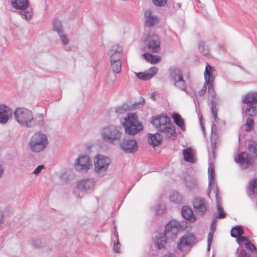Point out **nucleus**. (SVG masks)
<instances>
[{"label": "nucleus", "instance_id": "1", "mask_svg": "<svg viewBox=\"0 0 257 257\" xmlns=\"http://www.w3.org/2000/svg\"><path fill=\"white\" fill-rule=\"evenodd\" d=\"M151 122L158 131L166 138L170 139L171 137H176L175 128L171 123L169 117L167 115L153 116Z\"/></svg>", "mask_w": 257, "mask_h": 257}, {"label": "nucleus", "instance_id": "2", "mask_svg": "<svg viewBox=\"0 0 257 257\" xmlns=\"http://www.w3.org/2000/svg\"><path fill=\"white\" fill-rule=\"evenodd\" d=\"M181 228L180 223L176 220H171L168 222L165 227L164 233L160 234L156 237L155 242L156 247L158 249L165 248L167 243L166 238H175Z\"/></svg>", "mask_w": 257, "mask_h": 257}, {"label": "nucleus", "instance_id": "3", "mask_svg": "<svg viewBox=\"0 0 257 257\" xmlns=\"http://www.w3.org/2000/svg\"><path fill=\"white\" fill-rule=\"evenodd\" d=\"M241 101L243 116H255L257 113V92H250L247 93L243 96Z\"/></svg>", "mask_w": 257, "mask_h": 257}, {"label": "nucleus", "instance_id": "4", "mask_svg": "<svg viewBox=\"0 0 257 257\" xmlns=\"http://www.w3.org/2000/svg\"><path fill=\"white\" fill-rule=\"evenodd\" d=\"M101 137L106 143L114 145L120 141L122 132L119 126L110 125L103 127L101 130Z\"/></svg>", "mask_w": 257, "mask_h": 257}, {"label": "nucleus", "instance_id": "5", "mask_svg": "<svg viewBox=\"0 0 257 257\" xmlns=\"http://www.w3.org/2000/svg\"><path fill=\"white\" fill-rule=\"evenodd\" d=\"M48 145V140L45 134L41 132L35 133L31 138L28 147L32 152L38 153L43 152Z\"/></svg>", "mask_w": 257, "mask_h": 257}, {"label": "nucleus", "instance_id": "6", "mask_svg": "<svg viewBox=\"0 0 257 257\" xmlns=\"http://www.w3.org/2000/svg\"><path fill=\"white\" fill-rule=\"evenodd\" d=\"M124 120L122 124L125 133L129 135H135L143 130L142 123L138 120L136 114L128 113L127 117L124 118Z\"/></svg>", "mask_w": 257, "mask_h": 257}, {"label": "nucleus", "instance_id": "7", "mask_svg": "<svg viewBox=\"0 0 257 257\" xmlns=\"http://www.w3.org/2000/svg\"><path fill=\"white\" fill-rule=\"evenodd\" d=\"M33 112L25 107H19L15 109L14 115L17 122L22 126L29 128L33 119Z\"/></svg>", "mask_w": 257, "mask_h": 257}, {"label": "nucleus", "instance_id": "8", "mask_svg": "<svg viewBox=\"0 0 257 257\" xmlns=\"http://www.w3.org/2000/svg\"><path fill=\"white\" fill-rule=\"evenodd\" d=\"M169 79L177 88L186 92V82L183 77L181 70L178 67L173 66L168 70Z\"/></svg>", "mask_w": 257, "mask_h": 257}, {"label": "nucleus", "instance_id": "9", "mask_svg": "<svg viewBox=\"0 0 257 257\" xmlns=\"http://www.w3.org/2000/svg\"><path fill=\"white\" fill-rule=\"evenodd\" d=\"M13 7L21 11L19 12L22 18L29 21L32 18L33 12L32 9L29 10V0H11Z\"/></svg>", "mask_w": 257, "mask_h": 257}, {"label": "nucleus", "instance_id": "10", "mask_svg": "<svg viewBox=\"0 0 257 257\" xmlns=\"http://www.w3.org/2000/svg\"><path fill=\"white\" fill-rule=\"evenodd\" d=\"M208 178L209 182L208 185V196L210 197V190L212 189L215 194L216 202L217 205H221V198L219 194L218 188L215 181L214 167L213 164H210L208 169Z\"/></svg>", "mask_w": 257, "mask_h": 257}, {"label": "nucleus", "instance_id": "11", "mask_svg": "<svg viewBox=\"0 0 257 257\" xmlns=\"http://www.w3.org/2000/svg\"><path fill=\"white\" fill-rule=\"evenodd\" d=\"M94 161V170L98 175L102 177L106 174L107 169L110 163L109 158L98 155L96 156Z\"/></svg>", "mask_w": 257, "mask_h": 257}, {"label": "nucleus", "instance_id": "12", "mask_svg": "<svg viewBox=\"0 0 257 257\" xmlns=\"http://www.w3.org/2000/svg\"><path fill=\"white\" fill-rule=\"evenodd\" d=\"M235 161L238 164L239 166L242 169H246L249 166H251L253 163L254 160L251 156H249L246 152H241L239 153L235 157Z\"/></svg>", "mask_w": 257, "mask_h": 257}, {"label": "nucleus", "instance_id": "13", "mask_svg": "<svg viewBox=\"0 0 257 257\" xmlns=\"http://www.w3.org/2000/svg\"><path fill=\"white\" fill-rule=\"evenodd\" d=\"M193 206L195 213L198 215L203 216L207 211V203L202 197L194 198Z\"/></svg>", "mask_w": 257, "mask_h": 257}, {"label": "nucleus", "instance_id": "14", "mask_svg": "<svg viewBox=\"0 0 257 257\" xmlns=\"http://www.w3.org/2000/svg\"><path fill=\"white\" fill-rule=\"evenodd\" d=\"M148 51L158 53L160 50V42L159 37L155 35L149 36L145 42Z\"/></svg>", "mask_w": 257, "mask_h": 257}, {"label": "nucleus", "instance_id": "15", "mask_svg": "<svg viewBox=\"0 0 257 257\" xmlns=\"http://www.w3.org/2000/svg\"><path fill=\"white\" fill-rule=\"evenodd\" d=\"M92 166V161L87 156H80L76 160L74 167L77 171H86Z\"/></svg>", "mask_w": 257, "mask_h": 257}, {"label": "nucleus", "instance_id": "16", "mask_svg": "<svg viewBox=\"0 0 257 257\" xmlns=\"http://www.w3.org/2000/svg\"><path fill=\"white\" fill-rule=\"evenodd\" d=\"M94 184L93 179H84L77 182V188L82 192L90 193L93 190Z\"/></svg>", "mask_w": 257, "mask_h": 257}, {"label": "nucleus", "instance_id": "17", "mask_svg": "<svg viewBox=\"0 0 257 257\" xmlns=\"http://www.w3.org/2000/svg\"><path fill=\"white\" fill-rule=\"evenodd\" d=\"M195 243V236L191 233H187L180 239L178 248L180 250H184L185 247L192 246Z\"/></svg>", "mask_w": 257, "mask_h": 257}, {"label": "nucleus", "instance_id": "18", "mask_svg": "<svg viewBox=\"0 0 257 257\" xmlns=\"http://www.w3.org/2000/svg\"><path fill=\"white\" fill-rule=\"evenodd\" d=\"M120 148L124 152L133 153L138 150V145L134 139H123L120 143Z\"/></svg>", "mask_w": 257, "mask_h": 257}, {"label": "nucleus", "instance_id": "19", "mask_svg": "<svg viewBox=\"0 0 257 257\" xmlns=\"http://www.w3.org/2000/svg\"><path fill=\"white\" fill-rule=\"evenodd\" d=\"M145 104V100H143L140 102H136L133 104L131 106L126 103H123L122 105L115 108V112L117 113H123L131 109H136L140 108L143 106Z\"/></svg>", "mask_w": 257, "mask_h": 257}, {"label": "nucleus", "instance_id": "20", "mask_svg": "<svg viewBox=\"0 0 257 257\" xmlns=\"http://www.w3.org/2000/svg\"><path fill=\"white\" fill-rule=\"evenodd\" d=\"M204 75L205 84H209L211 82H213L216 77V71L214 67L207 64Z\"/></svg>", "mask_w": 257, "mask_h": 257}, {"label": "nucleus", "instance_id": "21", "mask_svg": "<svg viewBox=\"0 0 257 257\" xmlns=\"http://www.w3.org/2000/svg\"><path fill=\"white\" fill-rule=\"evenodd\" d=\"M12 113L10 108L5 104H0V123H6Z\"/></svg>", "mask_w": 257, "mask_h": 257}, {"label": "nucleus", "instance_id": "22", "mask_svg": "<svg viewBox=\"0 0 257 257\" xmlns=\"http://www.w3.org/2000/svg\"><path fill=\"white\" fill-rule=\"evenodd\" d=\"M31 125L29 128L34 127L35 126H38L41 128H45L46 127V124L44 120V116L42 113H38L35 116L33 114V119Z\"/></svg>", "mask_w": 257, "mask_h": 257}, {"label": "nucleus", "instance_id": "23", "mask_svg": "<svg viewBox=\"0 0 257 257\" xmlns=\"http://www.w3.org/2000/svg\"><path fill=\"white\" fill-rule=\"evenodd\" d=\"M145 18L146 26L148 27L154 26L159 20L157 17L153 15L152 12L150 10L145 12Z\"/></svg>", "mask_w": 257, "mask_h": 257}, {"label": "nucleus", "instance_id": "24", "mask_svg": "<svg viewBox=\"0 0 257 257\" xmlns=\"http://www.w3.org/2000/svg\"><path fill=\"white\" fill-rule=\"evenodd\" d=\"M148 135H150L148 138V143L153 147L154 148L158 146L161 143L162 136L160 133H156L155 134H148Z\"/></svg>", "mask_w": 257, "mask_h": 257}, {"label": "nucleus", "instance_id": "25", "mask_svg": "<svg viewBox=\"0 0 257 257\" xmlns=\"http://www.w3.org/2000/svg\"><path fill=\"white\" fill-rule=\"evenodd\" d=\"M181 214L183 217L186 220H188L191 222H194L196 220V217L194 215L193 212L191 208L184 206L182 208Z\"/></svg>", "mask_w": 257, "mask_h": 257}, {"label": "nucleus", "instance_id": "26", "mask_svg": "<svg viewBox=\"0 0 257 257\" xmlns=\"http://www.w3.org/2000/svg\"><path fill=\"white\" fill-rule=\"evenodd\" d=\"M109 53L110 56V59L112 57L114 59H120L122 55V49L118 45H114L111 47Z\"/></svg>", "mask_w": 257, "mask_h": 257}, {"label": "nucleus", "instance_id": "27", "mask_svg": "<svg viewBox=\"0 0 257 257\" xmlns=\"http://www.w3.org/2000/svg\"><path fill=\"white\" fill-rule=\"evenodd\" d=\"M111 63V68L112 71L118 74L121 71L122 63L120 59H114L113 57L110 59Z\"/></svg>", "mask_w": 257, "mask_h": 257}, {"label": "nucleus", "instance_id": "28", "mask_svg": "<svg viewBox=\"0 0 257 257\" xmlns=\"http://www.w3.org/2000/svg\"><path fill=\"white\" fill-rule=\"evenodd\" d=\"M172 117L177 125H178L183 131H185V125L183 119L180 115L177 113H173Z\"/></svg>", "mask_w": 257, "mask_h": 257}, {"label": "nucleus", "instance_id": "29", "mask_svg": "<svg viewBox=\"0 0 257 257\" xmlns=\"http://www.w3.org/2000/svg\"><path fill=\"white\" fill-rule=\"evenodd\" d=\"M183 154L184 159L187 162L194 163V157L193 154L192 149L191 148H187L183 150Z\"/></svg>", "mask_w": 257, "mask_h": 257}, {"label": "nucleus", "instance_id": "30", "mask_svg": "<svg viewBox=\"0 0 257 257\" xmlns=\"http://www.w3.org/2000/svg\"><path fill=\"white\" fill-rule=\"evenodd\" d=\"M247 149L252 157L257 159V142L250 141L247 145Z\"/></svg>", "mask_w": 257, "mask_h": 257}, {"label": "nucleus", "instance_id": "31", "mask_svg": "<svg viewBox=\"0 0 257 257\" xmlns=\"http://www.w3.org/2000/svg\"><path fill=\"white\" fill-rule=\"evenodd\" d=\"M243 234H244V230L241 226L236 225L231 230V235L234 238H237Z\"/></svg>", "mask_w": 257, "mask_h": 257}, {"label": "nucleus", "instance_id": "32", "mask_svg": "<svg viewBox=\"0 0 257 257\" xmlns=\"http://www.w3.org/2000/svg\"><path fill=\"white\" fill-rule=\"evenodd\" d=\"M217 102L214 99H212L211 101V112L213 115L214 121H217L219 118L217 117Z\"/></svg>", "mask_w": 257, "mask_h": 257}, {"label": "nucleus", "instance_id": "33", "mask_svg": "<svg viewBox=\"0 0 257 257\" xmlns=\"http://www.w3.org/2000/svg\"><path fill=\"white\" fill-rule=\"evenodd\" d=\"M53 29L58 34L63 32V26L61 21L58 20H55L53 23Z\"/></svg>", "mask_w": 257, "mask_h": 257}, {"label": "nucleus", "instance_id": "34", "mask_svg": "<svg viewBox=\"0 0 257 257\" xmlns=\"http://www.w3.org/2000/svg\"><path fill=\"white\" fill-rule=\"evenodd\" d=\"M249 193L257 194V179H254L250 181L249 185Z\"/></svg>", "mask_w": 257, "mask_h": 257}, {"label": "nucleus", "instance_id": "35", "mask_svg": "<svg viewBox=\"0 0 257 257\" xmlns=\"http://www.w3.org/2000/svg\"><path fill=\"white\" fill-rule=\"evenodd\" d=\"M244 245L247 249L250 250L252 254L254 255V257H257V248L252 243L247 241L244 243Z\"/></svg>", "mask_w": 257, "mask_h": 257}, {"label": "nucleus", "instance_id": "36", "mask_svg": "<svg viewBox=\"0 0 257 257\" xmlns=\"http://www.w3.org/2000/svg\"><path fill=\"white\" fill-rule=\"evenodd\" d=\"M136 74L138 78L143 80H147L152 77V75L148 74L147 72L136 73Z\"/></svg>", "mask_w": 257, "mask_h": 257}, {"label": "nucleus", "instance_id": "37", "mask_svg": "<svg viewBox=\"0 0 257 257\" xmlns=\"http://www.w3.org/2000/svg\"><path fill=\"white\" fill-rule=\"evenodd\" d=\"M198 49L200 53L204 55H208L209 53V49L207 47L205 48V44L204 42H200L199 43Z\"/></svg>", "mask_w": 257, "mask_h": 257}, {"label": "nucleus", "instance_id": "38", "mask_svg": "<svg viewBox=\"0 0 257 257\" xmlns=\"http://www.w3.org/2000/svg\"><path fill=\"white\" fill-rule=\"evenodd\" d=\"M217 211L218 215L215 216L216 218H224L226 216V213L224 212L223 208L221 205H217Z\"/></svg>", "mask_w": 257, "mask_h": 257}, {"label": "nucleus", "instance_id": "39", "mask_svg": "<svg viewBox=\"0 0 257 257\" xmlns=\"http://www.w3.org/2000/svg\"><path fill=\"white\" fill-rule=\"evenodd\" d=\"M254 121L253 119L250 117H248L245 122V130L246 131H251L253 128Z\"/></svg>", "mask_w": 257, "mask_h": 257}, {"label": "nucleus", "instance_id": "40", "mask_svg": "<svg viewBox=\"0 0 257 257\" xmlns=\"http://www.w3.org/2000/svg\"><path fill=\"white\" fill-rule=\"evenodd\" d=\"M236 253L237 257H250V254L247 253L245 249L239 247L237 248Z\"/></svg>", "mask_w": 257, "mask_h": 257}, {"label": "nucleus", "instance_id": "41", "mask_svg": "<svg viewBox=\"0 0 257 257\" xmlns=\"http://www.w3.org/2000/svg\"><path fill=\"white\" fill-rule=\"evenodd\" d=\"M182 197L178 192H174L170 196V200L175 203H179Z\"/></svg>", "mask_w": 257, "mask_h": 257}, {"label": "nucleus", "instance_id": "42", "mask_svg": "<svg viewBox=\"0 0 257 257\" xmlns=\"http://www.w3.org/2000/svg\"><path fill=\"white\" fill-rule=\"evenodd\" d=\"M214 231H211L208 234L207 236V251H209L211 247V245L213 240V236Z\"/></svg>", "mask_w": 257, "mask_h": 257}, {"label": "nucleus", "instance_id": "43", "mask_svg": "<svg viewBox=\"0 0 257 257\" xmlns=\"http://www.w3.org/2000/svg\"><path fill=\"white\" fill-rule=\"evenodd\" d=\"M60 37V40L62 42L63 45H67L69 43V40L67 36L64 33V32L61 34H59Z\"/></svg>", "mask_w": 257, "mask_h": 257}, {"label": "nucleus", "instance_id": "44", "mask_svg": "<svg viewBox=\"0 0 257 257\" xmlns=\"http://www.w3.org/2000/svg\"><path fill=\"white\" fill-rule=\"evenodd\" d=\"M167 0H152L153 4L157 7H162L166 5Z\"/></svg>", "mask_w": 257, "mask_h": 257}, {"label": "nucleus", "instance_id": "45", "mask_svg": "<svg viewBox=\"0 0 257 257\" xmlns=\"http://www.w3.org/2000/svg\"><path fill=\"white\" fill-rule=\"evenodd\" d=\"M120 244L119 240H115L113 242V251L114 252L118 253L119 252Z\"/></svg>", "mask_w": 257, "mask_h": 257}, {"label": "nucleus", "instance_id": "46", "mask_svg": "<svg viewBox=\"0 0 257 257\" xmlns=\"http://www.w3.org/2000/svg\"><path fill=\"white\" fill-rule=\"evenodd\" d=\"M155 209L156 214L159 215H160V214L163 213L165 208H164V206H163L162 205H158L156 206V207L155 208Z\"/></svg>", "mask_w": 257, "mask_h": 257}, {"label": "nucleus", "instance_id": "47", "mask_svg": "<svg viewBox=\"0 0 257 257\" xmlns=\"http://www.w3.org/2000/svg\"><path fill=\"white\" fill-rule=\"evenodd\" d=\"M32 244L36 248H40L42 246L41 241L39 239H34L32 242Z\"/></svg>", "mask_w": 257, "mask_h": 257}, {"label": "nucleus", "instance_id": "48", "mask_svg": "<svg viewBox=\"0 0 257 257\" xmlns=\"http://www.w3.org/2000/svg\"><path fill=\"white\" fill-rule=\"evenodd\" d=\"M237 241L238 243L240 244L242 243L243 241H248V238L246 236H242V235H240L238 237H237Z\"/></svg>", "mask_w": 257, "mask_h": 257}, {"label": "nucleus", "instance_id": "49", "mask_svg": "<svg viewBox=\"0 0 257 257\" xmlns=\"http://www.w3.org/2000/svg\"><path fill=\"white\" fill-rule=\"evenodd\" d=\"M207 85L208 84H205V82L204 84H203V86L202 88L198 92V94L199 96H203L205 93L206 91V89H207Z\"/></svg>", "mask_w": 257, "mask_h": 257}, {"label": "nucleus", "instance_id": "50", "mask_svg": "<svg viewBox=\"0 0 257 257\" xmlns=\"http://www.w3.org/2000/svg\"><path fill=\"white\" fill-rule=\"evenodd\" d=\"M44 168H45V167L44 165H39L35 169V170L34 171L33 173L35 175H38L39 174H40L41 173L42 169H44Z\"/></svg>", "mask_w": 257, "mask_h": 257}, {"label": "nucleus", "instance_id": "51", "mask_svg": "<svg viewBox=\"0 0 257 257\" xmlns=\"http://www.w3.org/2000/svg\"><path fill=\"white\" fill-rule=\"evenodd\" d=\"M216 147V143L215 141H213L211 140V151H212V154L213 156V157H215V149Z\"/></svg>", "mask_w": 257, "mask_h": 257}, {"label": "nucleus", "instance_id": "52", "mask_svg": "<svg viewBox=\"0 0 257 257\" xmlns=\"http://www.w3.org/2000/svg\"><path fill=\"white\" fill-rule=\"evenodd\" d=\"M158 68L156 67H152L148 71V74L152 75V77L157 73Z\"/></svg>", "mask_w": 257, "mask_h": 257}, {"label": "nucleus", "instance_id": "53", "mask_svg": "<svg viewBox=\"0 0 257 257\" xmlns=\"http://www.w3.org/2000/svg\"><path fill=\"white\" fill-rule=\"evenodd\" d=\"M160 57L156 56V55H153L152 58L151 59V62L152 64H156L158 62H159L160 61Z\"/></svg>", "mask_w": 257, "mask_h": 257}, {"label": "nucleus", "instance_id": "54", "mask_svg": "<svg viewBox=\"0 0 257 257\" xmlns=\"http://www.w3.org/2000/svg\"><path fill=\"white\" fill-rule=\"evenodd\" d=\"M186 185L189 189H192L196 185V182L194 181H186Z\"/></svg>", "mask_w": 257, "mask_h": 257}, {"label": "nucleus", "instance_id": "55", "mask_svg": "<svg viewBox=\"0 0 257 257\" xmlns=\"http://www.w3.org/2000/svg\"><path fill=\"white\" fill-rule=\"evenodd\" d=\"M143 56L147 61L151 62V59L153 57V55L149 53H146L143 54Z\"/></svg>", "mask_w": 257, "mask_h": 257}, {"label": "nucleus", "instance_id": "56", "mask_svg": "<svg viewBox=\"0 0 257 257\" xmlns=\"http://www.w3.org/2000/svg\"><path fill=\"white\" fill-rule=\"evenodd\" d=\"M217 222V218L214 217L212 220L211 225V231H215L216 228V223Z\"/></svg>", "mask_w": 257, "mask_h": 257}, {"label": "nucleus", "instance_id": "57", "mask_svg": "<svg viewBox=\"0 0 257 257\" xmlns=\"http://www.w3.org/2000/svg\"><path fill=\"white\" fill-rule=\"evenodd\" d=\"M217 132V127L215 124L212 123L211 126V135L212 136L213 135H215Z\"/></svg>", "mask_w": 257, "mask_h": 257}, {"label": "nucleus", "instance_id": "58", "mask_svg": "<svg viewBox=\"0 0 257 257\" xmlns=\"http://www.w3.org/2000/svg\"><path fill=\"white\" fill-rule=\"evenodd\" d=\"M208 85V91L210 93H214V87H213V82H211Z\"/></svg>", "mask_w": 257, "mask_h": 257}, {"label": "nucleus", "instance_id": "59", "mask_svg": "<svg viewBox=\"0 0 257 257\" xmlns=\"http://www.w3.org/2000/svg\"><path fill=\"white\" fill-rule=\"evenodd\" d=\"M199 121H200V124L202 130L203 132L204 133V132H205V128H204V126L203 123L202 122V115H200L199 116Z\"/></svg>", "mask_w": 257, "mask_h": 257}, {"label": "nucleus", "instance_id": "60", "mask_svg": "<svg viewBox=\"0 0 257 257\" xmlns=\"http://www.w3.org/2000/svg\"><path fill=\"white\" fill-rule=\"evenodd\" d=\"M4 215L2 212H0V224L4 223Z\"/></svg>", "mask_w": 257, "mask_h": 257}, {"label": "nucleus", "instance_id": "61", "mask_svg": "<svg viewBox=\"0 0 257 257\" xmlns=\"http://www.w3.org/2000/svg\"><path fill=\"white\" fill-rule=\"evenodd\" d=\"M174 254L170 252H167V253L165 254L163 257H173Z\"/></svg>", "mask_w": 257, "mask_h": 257}, {"label": "nucleus", "instance_id": "62", "mask_svg": "<svg viewBox=\"0 0 257 257\" xmlns=\"http://www.w3.org/2000/svg\"><path fill=\"white\" fill-rule=\"evenodd\" d=\"M4 170L3 166L0 164V178L2 177Z\"/></svg>", "mask_w": 257, "mask_h": 257}, {"label": "nucleus", "instance_id": "63", "mask_svg": "<svg viewBox=\"0 0 257 257\" xmlns=\"http://www.w3.org/2000/svg\"><path fill=\"white\" fill-rule=\"evenodd\" d=\"M114 237L115 238V240H119L118 239V235L117 231H115L114 232Z\"/></svg>", "mask_w": 257, "mask_h": 257}, {"label": "nucleus", "instance_id": "64", "mask_svg": "<svg viewBox=\"0 0 257 257\" xmlns=\"http://www.w3.org/2000/svg\"><path fill=\"white\" fill-rule=\"evenodd\" d=\"M114 81H115V78H113L111 80L110 82H108L107 81V83H110L111 85L113 84L114 82Z\"/></svg>", "mask_w": 257, "mask_h": 257}]
</instances>
